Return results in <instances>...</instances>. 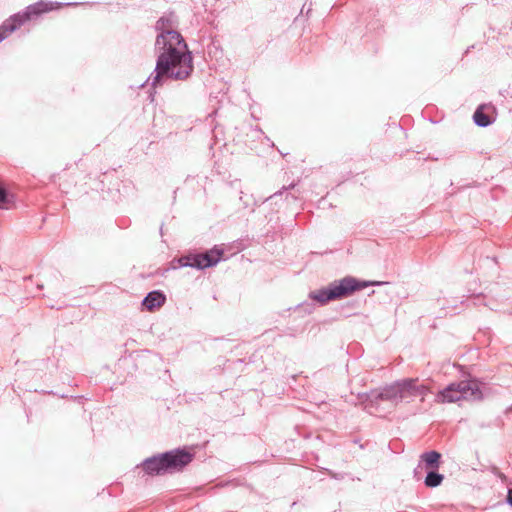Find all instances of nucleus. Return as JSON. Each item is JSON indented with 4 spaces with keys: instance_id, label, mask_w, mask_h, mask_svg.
I'll use <instances>...</instances> for the list:
<instances>
[{
    "instance_id": "nucleus-3",
    "label": "nucleus",
    "mask_w": 512,
    "mask_h": 512,
    "mask_svg": "<svg viewBox=\"0 0 512 512\" xmlns=\"http://www.w3.org/2000/svg\"><path fill=\"white\" fill-rule=\"evenodd\" d=\"M366 286V283L359 284L354 278L346 277L342 279L339 283L330 285L327 289H321L312 292L310 294V297L324 304L330 300L348 296L355 290H359Z\"/></svg>"
},
{
    "instance_id": "nucleus-1",
    "label": "nucleus",
    "mask_w": 512,
    "mask_h": 512,
    "mask_svg": "<svg viewBox=\"0 0 512 512\" xmlns=\"http://www.w3.org/2000/svg\"><path fill=\"white\" fill-rule=\"evenodd\" d=\"M156 45H162L163 52L158 57L154 75L149 78L152 86L158 85L163 77L183 80L191 74L192 56L178 32L162 33L157 37Z\"/></svg>"
},
{
    "instance_id": "nucleus-2",
    "label": "nucleus",
    "mask_w": 512,
    "mask_h": 512,
    "mask_svg": "<svg viewBox=\"0 0 512 512\" xmlns=\"http://www.w3.org/2000/svg\"><path fill=\"white\" fill-rule=\"evenodd\" d=\"M482 392L476 381H461L452 383L443 390L439 391L435 401L440 404L453 403L460 400H480Z\"/></svg>"
},
{
    "instance_id": "nucleus-14",
    "label": "nucleus",
    "mask_w": 512,
    "mask_h": 512,
    "mask_svg": "<svg viewBox=\"0 0 512 512\" xmlns=\"http://www.w3.org/2000/svg\"><path fill=\"white\" fill-rule=\"evenodd\" d=\"M474 121L480 127H486L491 123L489 117L483 112V107H479L474 113Z\"/></svg>"
},
{
    "instance_id": "nucleus-13",
    "label": "nucleus",
    "mask_w": 512,
    "mask_h": 512,
    "mask_svg": "<svg viewBox=\"0 0 512 512\" xmlns=\"http://www.w3.org/2000/svg\"><path fill=\"white\" fill-rule=\"evenodd\" d=\"M13 202V196L8 194L0 183V209H9Z\"/></svg>"
},
{
    "instance_id": "nucleus-15",
    "label": "nucleus",
    "mask_w": 512,
    "mask_h": 512,
    "mask_svg": "<svg viewBox=\"0 0 512 512\" xmlns=\"http://www.w3.org/2000/svg\"><path fill=\"white\" fill-rule=\"evenodd\" d=\"M507 501L512 506V489L508 492Z\"/></svg>"
},
{
    "instance_id": "nucleus-7",
    "label": "nucleus",
    "mask_w": 512,
    "mask_h": 512,
    "mask_svg": "<svg viewBox=\"0 0 512 512\" xmlns=\"http://www.w3.org/2000/svg\"><path fill=\"white\" fill-rule=\"evenodd\" d=\"M59 7V3L39 1L33 5L28 6L23 13L14 15L13 21H18V19H20L19 23H24L27 20H29L32 16L48 12Z\"/></svg>"
},
{
    "instance_id": "nucleus-6",
    "label": "nucleus",
    "mask_w": 512,
    "mask_h": 512,
    "mask_svg": "<svg viewBox=\"0 0 512 512\" xmlns=\"http://www.w3.org/2000/svg\"><path fill=\"white\" fill-rule=\"evenodd\" d=\"M165 461V468L167 473L181 470L188 465L193 458V455L184 450H174L163 454Z\"/></svg>"
},
{
    "instance_id": "nucleus-12",
    "label": "nucleus",
    "mask_w": 512,
    "mask_h": 512,
    "mask_svg": "<svg viewBox=\"0 0 512 512\" xmlns=\"http://www.w3.org/2000/svg\"><path fill=\"white\" fill-rule=\"evenodd\" d=\"M444 479L442 474H439L435 471H430L425 478V485L427 487H437L439 486Z\"/></svg>"
},
{
    "instance_id": "nucleus-9",
    "label": "nucleus",
    "mask_w": 512,
    "mask_h": 512,
    "mask_svg": "<svg viewBox=\"0 0 512 512\" xmlns=\"http://www.w3.org/2000/svg\"><path fill=\"white\" fill-rule=\"evenodd\" d=\"M164 302H165V296L158 291H153V292H150L144 298L143 305L148 310H153L154 308L162 306L164 304Z\"/></svg>"
},
{
    "instance_id": "nucleus-11",
    "label": "nucleus",
    "mask_w": 512,
    "mask_h": 512,
    "mask_svg": "<svg viewBox=\"0 0 512 512\" xmlns=\"http://www.w3.org/2000/svg\"><path fill=\"white\" fill-rule=\"evenodd\" d=\"M23 23H19L18 21H13V16L8 19L2 26H0V42L4 40L10 33L15 31L18 27H20Z\"/></svg>"
},
{
    "instance_id": "nucleus-4",
    "label": "nucleus",
    "mask_w": 512,
    "mask_h": 512,
    "mask_svg": "<svg viewBox=\"0 0 512 512\" xmlns=\"http://www.w3.org/2000/svg\"><path fill=\"white\" fill-rule=\"evenodd\" d=\"M427 391L425 386L416 385V380L407 379L385 388L380 394V398L386 400H402L415 396L423 398Z\"/></svg>"
},
{
    "instance_id": "nucleus-10",
    "label": "nucleus",
    "mask_w": 512,
    "mask_h": 512,
    "mask_svg": "<svg viewBox=\"0 0 512 512\" xmlns=\"http://www.w3.org/2000/svg\"><path fill=\"white\" fill-rule=\"evenodd\" d=\"M420 458L426 468L437 469L440 465L441 454L436 451H429L423 453Z\"/></svg>"
},
{
    "instance_id": "nucleus-5",
    "label": "nucleus",
    "mask_w": 512,
    "mask_h": 512,
    "mask_svg": "<svg viewBox=\"0 0 512 512\" xmlns=\"http://www.w3.org/2000/svg\"><path fill=\"white\" fill-rule=\"evenodd\" d=\"M223 250L219 247H214L211 250L202 253L183 257L179 259L181 266H190L198 269H204L216 265L222 258Z\"/></svg>"
},
{
    "instance_id": "nucleus-8",
    "label": "nucleus",
    "mask_w": 512,
    "mask_h": 512,
    "mask_svg": "<svg viewBox=\"0 0 512 512\" xmlns=\"http://www.w3.org/2000/svg\"><path fill=\"white\" fill-rule=\"evenodd\" d=\"M142 466L144 471L150 475H159L167 473L163 454L160 456H155L146 459L143 462Z\"/></svg>"
}]
</instances>
